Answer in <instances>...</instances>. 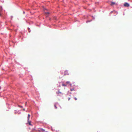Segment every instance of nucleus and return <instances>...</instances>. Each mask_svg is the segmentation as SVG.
<instances>
[{"label": "nucleus", "mask_w": 132, "mask_h": 132, "mask_svg": "<svg viewBox=\"0 0 132 132\" xmlns=\"http://www.w3.org/2000/svg\"><path fill=\"white\" fill-rule=\"evenodd\" d=\"M66 85H67L68 84H69L70 85H71V84L70 83V82L69 81H67L66 82Z\"/></svg>", "instance_id": "nucleus-5"}, {"label": "nucleus", "mask_w": 132, "mask_h": 132, "mask_svg": "<svg viewBox=\"0 0 132 132\" xmlns=\"http://www.w3.org/2000/svg\"><path fill=\"white\" fill-rule=\"evenodd\" d=\"M115 4V2H112L111 3V5H114Z\"/></svg>", "instance_id": "nucleus-7"}, {"label": "nucleus", "mask_w": 132, "mask_h": 132, "mask_svg": "<svg viewBox=\"0 0 132 132\" xmlns=\"http://www.w3.org/2000/svg\"><path fill=\"white\" fill-rule=\"evenodd\" d=\"M49 13H50L49 12H45V14L46 16H48V14Z\"/></svg>", "instance_id": "nucleus-2"}, {"label": "nucleus", "mask_w": 132, "mask_h": 132, "mask_svg": "<svg viewBox=\"0 0 132 132\" xmlns=\"http://www.w3.org/2000/svg\"><path fill=\"white\" fill-rule=\"evenodd\" d=\"M74 98L75 100H77V98L76 97H74Z\"/></svg>", "instance_id": "nucleus-11"}, {"label": "nucleus", "mask_w": 132, "mask_h": 132, "mask_svg": "<svg viewBox=\"0 0 132 132\" xmlns=\"http://www.w3.org/2000/svg\"><path fill=\"white\" fill-rule=\"evenodd\" d=\"M71 91H72V90H74V89H71Z\"/></svg>", "instance_id": "nucleus-16"}, {"label": "nucleus", "mask_w": 132, "mask_h": 132, "mask_svg": "<svg viewBox=\"0 0 132 132\" xmlns=\"http://www.w3.org/2000/svg\"><path fill=\"white\" fill-rule=\"evenodd\" d=\"M41 130L42 131H44V130L43 129H41Z\"/></svg>", "instance_id": "nucleus-12"}, {"label": "nucleus", "mask_w": 132, "mask_h": 132, "mask_svg": "<svg viewBox=\"0 0 132 132\" xmlns=\"http://www.w3.org/2000/svg\"><path fill=\"white\" fill-rule=\"evenodd\" d=\"M45 10H47V9H45Z\"/></svg>", "instance_id": "nucleus-19"}, {"label": "nucleus", "mask_w": 132, "mask_h": 132, "mask_svg": "<svg viewBox=\"0 0 132 132\" xmlns=\"http://www.w3.org/2000/svg\"><path fill=\"white\" fill-rule=\"evenodd\" d=\"M70 99V98L69 97L68 98V100L69 101Z\"/></svg>", "instance_id": "nucleus-14"}, {"label": "nucleus", "mask_w": 132, "mask_h": 132, "mask_svg": "<svg viewBox=\"0 0 132 132\" xmlns=\"http://www.w3.org/2000/svg\"><path fill=\"white\" fill-rule=\"evenodd\" d=\"M2 7H0V12L2 10Z\"/></svg>", "instance_id": "nucleus-9"}, {"label": "nucleus", "mask_w": 132, "mask_h": 132, "mask_svg": "<svg viewBox=\"0 0 132 132\" xmlns=\"http://www.w3.org/2000/svg\"><path fill=\"white\" fill-rule=\"evenodd\" d=\"M19 107H21V108H22V107H22V106H19Z\"/></svg>", "instance_id": "nucleus-17"}, {"label": "nucleus", "mask_w": 132, "mask_h": 132, "mask_svg": "<svg viewBox=\"0 0 132 132\" xmlns=\"http://www.w3.org/2000/svg\"><path fill=\"white\" fill-rule=\"evenodd\" d=\"M124 6L125 7H128L129 6V5L127 3H125L124 4Z\"/></svg>", "instance_id": "nucleus-1"}, {"label": "nucleus", "mask_w": 132, "mask_h": 132, "mask_svg": "<svg viewBox=\"0 0 132 132\" xmlns=\"http://www.w3.org/2000/svg\"><path fill=\"white\" fill-rule=\"evenodd\" d=\"M54 106L55 107L56 109H57V107L56 104H55L54 105Z\"/></svg>", "instance_id": "nucleus-10"}, {"label": "nucleus", "mask_w": 132, "mask_h": 132, "mask_svg": "<svg viewBox=\"0 0 132 132\" xmlns=\"http://www.w3.org/2000/svg\"><path fill=\"white\" fill-rule=\"evenodd\" d=\"M113 11H112L110 12L111 13H112L113 12Z\"/></svg>", "instance_id": "nucleus-15"}, {"label": "nucleus", "mask_w": 132, "mask_h": 132, "mask_svg": "<svg viewBox=\"0 0 132 132\" xmlns=\"http://www.w3.org/2000/svg\"><path fill=\"white\" fill-rule=\"evenodd\" d=\"M65 75H68V71L67 70H66L65 71Z\"/></svg>", "instance_id": "nucleus-4"}, {"label": "nucleus", "mask_w": 132, "mask_h": 132, "mask_svg": "<svg viewBox=\"0 0 132 132\" xmlns=\"http://www.w3.org/2000/svg\"><path fill=\"white\" fill-rule=\"evenodd\" d=\"M30 115L29 114H28V120H29V118H30Z\"/></svg>", "instance_id": "nucleus-6"}, {"label": "nucleus", "mask_w": 132, "mask_h": 132, "mask_svg": "<svg viewBox=\"0 0 132 132\" xmlns=\"http://www.w3.org/2000/svg\"><path fill=\"white\" fill-rule=\"evenodd\" d=\"M62 85H63V86H67V85H65L64 84H62Z\"/></svg>", "instance_id": "nucleus-13"}, {"label": "nucleus", "mask_w": 132, "mask_h": 132, "mask_svg": "<svg viewBox=\"0 0 132 132\" xmlns=\"http://www.w3.org/2000/svg\"><path fill=\"white\" fill-rule=\"evenodd\" d=\"M0 15L1 16V14L0 13Z\"/></svg>", "instance_id": "nucleus-20"}, {"label": "nucleus", "mask_w": 132, "mask_h": 132, "mask_svg": "<svg viewBox=\"0 0 132 132\" xmlns=\"http://www.w3.org/2000/svg\"><path fill=\"white\" fill-rule=\"evenodd\" d=\"M25 110V109H23V110L24 111V110Z\"/></svg>", "instance_id": "nucleus-18"}, {"label": "nucleus", "mask_w": 132, "mask_h": 132, "mask_svg": "<svg viewBox=\"0 0 132 132\" xmlns=\"http://www.w3.org/2000/svg\"><path fill=\"white\" fill-rule=\"evenodd\" d=\"M113 13H116L117 14L118 13V12L116 11H113Z\"/></svg>", "instance_id": "nucleus-8"}, {"label": "nucleus", "mask_w": 132, "mask_h": 132, "mask_svg": "<svg viewBox=\"0 0 132 132\" xmlns=\"http://www.w3.org/2000/svg\"><path fill=\"white\" fill-rule=\"evenodd\" d=\"M28 123L29 125H32L31 124V121H30L29 120H28Z\"/></svg>", "instance_id": "nucleus-3"}]
</instances>
